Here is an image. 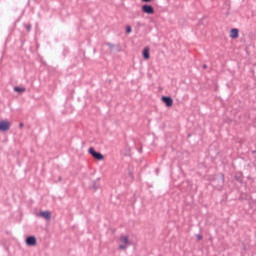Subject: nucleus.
<instances>
[{"label": "nucleus", "instance_id": "obj_6", "mask_svg": "<svg viewBox=\"0 0 256 256\" xmlns=\"http://www.w3.org/2000/svg\"><path fill=\"white\" fill-rule=\"evenodd\" d=\"M162 101L165 103L166 107H173V98L170 96H162Z\"/></svg>", "mask_w": 256, "mask_h": 256}, {"label": "nucleus", "instance_id": "obj_1", "mask_svg": "<svg viewBox=\"0 0 256 256\" xmlns=\"http://www.w3.org/2000/svg\"><path fill=\"white\" fill-rule=\"evenodd\" d=\"M88 153L91 154V156L96 159V161H103L105 159V156L101 154L100 152L95 151V148L90 147L88 150Z\"/></svg>", "mask_w": 256, "mask_h": 256}, {"label": "nucleus", "instance_id": "obj_15", "mask_svg": "<svg viewBox=\"0 0 256 256\" xmlns=\"http://www.w3.org/2000/svg\"><path fill=\"white\" fill-rule=\"evenodd\" d=\"M196 237H197L198 241H201L203 239V236L201 234H197Z\"/></svg>", "mask_w": 256, "mask_h": 256}, {"label": "nucleus", "instance_id": "obj_3", "mask_svg": "<svg viewBox=\"0 0 256 256\" xmlns=\"http://www.w3.org/2000/svg\"><path fill=\"white\" fill-rule=\"evenodd\" d=\"M142 12L146 13V15H153V13H155V8L149 4H144L142 6Z\"/></svg>", "mask_w": 256, "mask_h": 256}, {"label": "nucleus", "instance_id": "obj_16", "mask_svg": "<svg viewBox=\"0 0 256 256\" xmlns=\"http://www.w3.org/2000/svg\"><path fill=\"white\" fill-rule=\"evenodd\" d=\"M152 0H142L143 3H151Z\"/></svg>", "mask_w": 256, "mask_h": 256}, {"label": "nucleus", "instance_id": "obj_7", "mask_svg": "<svg viewBox=\"0 0 256 256\" xmlns=\"http://www.w3.org/2000/svg\"><path fill=\"white\" fill-rule=\"evenodd\" d=\"M40 217H43V219H46V221H49L51 219V212L49 211H42L39 213Z\"/></svg>", "mask_w": 256, "mask_h": 256}, {"label": "nucleus", "instance_id": "obj_14", "mask_svg": "<svg viewBox=\"0 0 256 256\" xmlns=\"http://www.w3.org/2000/svg\"><path fill=\"white\" fill-rule=\"evenodd\" d=\"M106 45H107V47H110V49H113V47H115V45H113V44H111L109 42H107Z\"/></svg>", "mask_w": 256, "mask_h": 256}, {"label": "nucleus", "instance_id": "obj_12", "mask_svg": "<svg viewBox=\"0 0 256 256\" xmlns=\"http://www.w3.org/2000/svg\"><path fill=\"white\" fill-rule=\"evenodd\" d=\"M24 26H25V29H27V31H31L32 29L31 24H25Z\"/></svg>", "mask_w": 256, "mask_h": 256}, {"label": "nucleus", "instance_id": "obj_17", "mask_svg": "<svg viewBox=\"0 0 256 256\" xmlns=\"http://www.w3.org/2000/svg\"><path fill=\"white\" fill-rule=\"evenodd\" d=\"M202 67L203 69H207V64H204Z\"/></svg>", "mask_w": 256, "mask_h": 256}, {"label": "nucleus", "instance_id": "obj_5", "mask_svg": "<svg viewBox=\"0 0 256 256\" xmlns=\"http://www.w3.org/2000/svg\"><path fill=\"white\" fill-rule=\"evenodd\" d=\"M11 128V123L9 121L2 120L0 121V131H9Z\"/></svg>", "mask_w": 256, "mask_h": 256}, {"label": "nucleus", "instance_id": "obj_11", "mask_svg": "<svg viewBox=\"0 0 256 256\" xmlns=\"http://www.w3.org/2000/svg\"><path fill=\"white\" fill-rule=\"evenodd\" d=\"M14 91H16V93H25V88H21V87H14Z\"/></svg>", "mask_w": 256, "mask_h": 256}, {"label": "nucleus", "instance_id": "obj_13", "mask_svg": "<svg viewBox=\"0 0 256 256\" xmlns=\"http://www.w3.org/2000/svg\"><path fill=\"white\" fill-rule=\"evenodd\" d=\"M131 31H132L131 26H127V27H126V33H131Z\"/></svg>", "mask_w": 256, "mask_h": 256}, {"label": "nucleus", "instance_id": "obj_10", "mask_svg": "<svg viewBox=\"0 0 256 256\" xmlns=\"http://www.w3.org/2000/svg\"><path fill=\"white\" fill-rule=\"evenodd\" d=\"M235 179L236 181H238V183H241L243 181V174L242 173L236 174Z\"/></svg>", "mask_w": 256, "mask_h": 256}, {"label": "nucleus", "instance_id": "obj_4", "mask_svg": "<svg viewBox=\"0 0 256 256\" xmlns=\"http://www.w3.org/2000/svg\"><path fill=\"white\" fill-rule=\"evenodd\" d=\"M26 245H28V247H35V245H37V238H35V236H28L26 238Z\"/></svg>", "mask_w": 256, "mask_h": 256}, {"label": "nucleus", "instance_id": "obj_8", "mask_svg": "<svg viewBox=\"0 0 256 256\" xmlns=\"http://www.w3.org/2000/svg\"><path fill=\"white\" fill-rule=\"evenodd\" d=\"M230 37H231V39H237L239 37V29L233 28L230 31Z\"/></svg>", "mask_w": 256, "mask_h": 256}, {"label": "nucleus", "instance_id": "obj_18", "mask_svg": "<svg viewBox=\"0 0 256 256\" xmlns=\"http://www.w3.org/2000/svg\"><path fill=\"white\" fill-rule=\"evenodd\" d=\"M20 127H23V124H22V123L20 124Z\"/></svg>", "mask_w": 256, "mask_h": 256}, {"label": "nucleus", "instance_id": "obj_9", "mask_svg": "<svg viewBox=\"0 0 256 256\" xmlns=\"http://www.w3.org/2000/svg\"><path fill=\"white\" fill-rule=\"evenodd\" d=\"M142 55H143V59L145 60L150 59L151 55L149 54V47L144 48Z\"/></svg>", "mask_w": 256, "mask_h": 256}, {"label": "nucleus", "instance_id": "obj_2", "mask_svg": "<svg viewBox=\"0 0 256 256\" xmlns=\"http://www.w3.org/2000/svg\"><path fill=\"white\" fill-rule=\"evenodd\" d=\"M120 241L122 244L118 246V249L125 251L127 249L128 245H131V242H129V236H121Z\"/></svg>", "mask_w": 256, "mask_h": 256}]
</instances>
